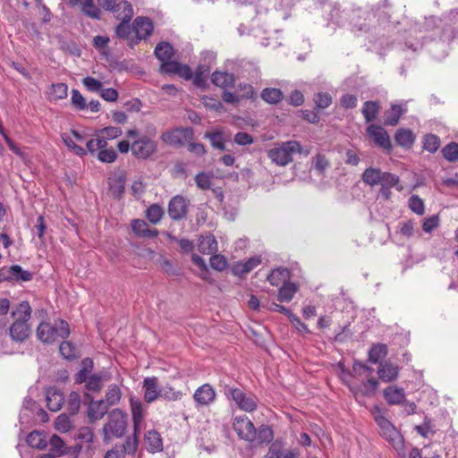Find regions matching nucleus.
I'll return each instance as SVG.
<instances>
[{"instance_id": "nucleus-34", "label": "nucleus", "mask_w": 458, "mask_h": 458, "mask_svg": "<svg viewBox=\"0 0 458 458\" xmlns=\"http://www.w3.org/2000/svg\"><path fill=\"white\" fill-rule=\"evenodd\" d=\"M290 273L288 269L284 267H278L273 269L267 276V281L273 286H278L280 284H284L289 278Z\"/></svg>"}, {"instance_id": "nucleus-42", "label": "nucleus", "mask_w": 458, "mask_h": 458, "mask_svg": "<svg viewBox=\"0 0 458 458\" xmlns=\"http://www.w3.org/2000/svg\"><path fill=\"white\" fill-rule=\"evenodd\" d=\"M400 179L397 175L388 173V172H382L380 183L381 187H394L396 186V189L401 191H403V187L402 185H399Z\"/></svg>"}, {"instance_id": "nucleus-36", "label": "nucleus", "mask_w": 458, "mask_h": 458, "mask_svg": "<svg viewBox=\"0 0 458 458\" xmlns=\"http://www.w3.org/2000/svg\"><path fill=\"white\" fill-rule=\"evenodd\" d=\"M403 114V109L399 105H392L391 107L385 113V124L388 126H394L399 123V120Z\"/></svg>"}, {"instance_id": "nucleus-51", "label": "nucleus", "mask_w": 458, "mask_h": 458, "mask_svg": "<svg viewBox=\"0 0 458 458\" xmlns=\"http://www.w3.org/2000/svg\"><path fill=\"white\" fill-rule=\"evenodd\" d=\"M164 215L162 208L157 204L151 205L146 212V216L152 224L158 223Z\"/></svg>"}, {"instance_id": "nucleus-9", "label": "nucleus", "mask_w": 458, "mask_h": 458, "mask_svg": "<svg viewBox=\"0 0 458 458\" xmlns=\"http://www.w3.org/2000/svg\"><path fill=\"white\" fill-rule=\"evenodd\" d=\"M233 429L237 437L249 443L256 439L257 429L251 420L246 416H236L233 420Z\"/></svg>"}, {"instance_id": "nucleus-52", "label": "nucleus", "mask_w": 458, "mask_h": 458, "mask_svg": "<svg viewBox=\"0 0 458 458\" xmlns=\"http://www.w3.org/2000/svg\"><path fill=\"white\" fill-rule=\"evenodd\" d=\"M59 352L61 355L67 359L72 360L76 357V348L75 346L68 341H63L59 346Z\"/></svg>"}, {"instance_id": "nucleus-54", "label": "nucleus", "mask_w": 458, "mask_h": 458, "mask_svg": "<svg viewBox=\"0 0 458 458\" xmlns=\"http://www.w3.org/2000/svg\"><path fill=\"white\" fill-rule=\"evenodd\" d=\"M49 443L51 445L50 452L54 453V455L60 456L61 454H65V451L64 449V442L60 437L56 435L52 436V437L49 440Z\"/></svg>"}, {"instance_id": "nucleus-13", "label": "nucleus", "mask_w": 458, "mask_h": 458, "mask_svg": "<svg viewBox=\"0 0 458 458\" xmlns=\"http://www.w3.org/2000/svg\"><path fill=\"white\" fill-rule=\"evenodd\" d=\"M216 395L214 387L210 384L206 383L195 390L193 400L199 406H208L215 401Z\"/></svg>"}, {"instance_id": "nucleus-44", "label": "nucleus", "mask_w": 458, "mask_h": 458, "mask_svg": "<svg viewBox=\"0 0 458 458\" xmlns=\"http://www.w3.org/2000/svg\"><path fill=\"white\" fill-rule=\"evenodd\" d=\"M123 134L122 129L120 127L108 126L102 130H100L96 135L95 138H102L107 142V140L116 139Z\"/></svg>"}, {"instance_id": "nucleus-24", "label": "nucleus", "mask_w": 458, "mask_h": 458, "mask_svg": "<svg viewBox=\"0 0 458 458\" xmlns=\"http://www.w3.org/2000/svg\"><path fill=\"white\" fill-rule=\"evenodd\" d=\"M146 447L151 453L159 452L163 449V441L160 434L154 429L148 430L144 437Z\"/></svg>"}, {"instance_id": "nucleus-49", "label": "nucleus", "mask_w": 458, "mask_h": 458, "mask_svg": "<svg viewBox=\"0 0 458 458\" xmlns=\"http://www.w3.org/2000/svg\"><path fill=\"white\" fill-rule=\"evenodd\" d=\"M183 393L180 390L174 389L173 386L167 385L163 389H161L160 396L165 398L167 401H179L182 398Z\"/></svg>"}, {"instance_id": "nucleus-1", "label": "nucleus", "mask_w": 458, "mask_h": 458, "mask_svg": "<svg viewBox=\"0 0 458 458\" xmlns=\"http://www.w3.org/2000/svg\"><path fill=\"white\" fill-rule=\"evenodd\" d=\"M13 323L9 327L11 339L16 343H23L29 338L31 328L29 320L31 318V308L28 301H21L12 311Z\"/></svg>"}, {"instance_id": "nucleus-56", "label": "nucleus", "mask_w": 458, "mask_h": 458, "mask_svg": "<svg viewBox=\"0 0 458 458\" xmlns=\"http://www.w3.org/2000/svg\"><path fill=\"white\" fill-rule=\"evenodd\" d=\"M72 427L71 420L66 414H60L55 422V428L57 431L65 433L70 430Z\"/></svg>"}, {"instance_id": "nucleus-6", "label": "nucleus", "mask_w": 458, "mask_h": 458, "mask_svg": "<svg viewBox=\"0 0 458 458\" xmlns=\"http://www.w3.org/2000/svg\"><path fill=\"white\" fill-rule=\"evenodd\" d=\"M70 333L69 324L64 319H57L53 325L42 322L37 328L38 340L47 344H52L58 339H66Z\"/></svg>"}, {"instance_id": "nucleus-48", "label": "nucleus", "mask_w": 458, "mask_h": 458, "mask_svg": "<svg viewBox=\"0 0 458 458\" xmlns=\"http://www.w3.org/2000/svg\"><path fill=\"white\" fill-rule=\"evenodd\" d=\"M256 438L259 444L270 443L274 438L273 430L266 425H262L257 430Z\"/></svg>"}, {"instance_id": "nucleus-26", "label": "nucleus", "mask_w": 458, "mask_h": 458, "mask_svg": "<svg viewBox=\"0 0 458 458\" xmlns=\"http://www.w3.org/2000/svg\"><path fill=\"white\" fill-rule=\"evenodd\" d=\"M394 140L400 147L410 148L415 141V135L409 129H398L394 134Z\"/></svg>"}, {"instance_id": "nucleus-25", "label": "nucleus", "mask_w": 458, "mask_h": 458, "mask_svg": "<svg viewBox=\"0 0 458 458\" xmlns=\"http://www.w3.org/2000/svg\"><path fill=\"white\" fill-rule=\"evenodd\" d=\"M68 96V86L65 83H54L47 91V98L50 102H56L66 98Z\"/></svg>"}, {"instance_id": "nucleus-3", "label": "nucleus", "mask_w": 458, "mask_h": 458, "mask_svg": "<svg viewBox=\"0 0 458 458\" xmlns=\"http://www.w3.org/2000/svg\"><path fill=\"white\" fill-rule=\"evenodd\" d=\"M375 421L380 428V435L397 451V453L404 456V442L401 433L396 428L381 414V410L375 407L373 411Z\"/></svg>"}, {"instance_id": "nucleus-20", "label": "nucleus", "mask_w": 458, "mask_h": 458, "mask_svg": "<svg viewBox=\"0 0 458 458\" xmlns=\"http://www.w3.org/2000/svg\"><path fill=\"white\" fill-rule=\"evenodd\" d=\"M47 406L51 411H58L64 403L63 393L55 387L47 390Z\"/></svg>"}, {"instance_id": "nucleus-19", "label": "nucleus", "mask_w": 458, "mask_h": 458, "mask_svg": "<svg viewBox=\"0 0 458 458\" xmlns=\"http://www.w3.org/2000/svg\"><path fill=\"white\" fill-rule=\"evenodd\" d=\"M108 407L104 400L91 401L88 406V418L89 422L93 423L101 420L107 412Z\"/></svg>"}, {"instance_id": "nucleus-30", "label": "nucleus", "mask_w": 458, "mask_h": 458, "mask_svg": "<svg viewBox=\"0 0 458 458\" xmlns=\"http://www.w3.org/2000/svg\"><path fill=\"white\" fill-rule=\"evenodd\" d=\"M260 98L267 104L276 105L283 100L284 93L276 88H265L260 93Z\"/></svg>"}, {"instance_id": "nucleus-59", "label": "nucleus", "mask_w": 458, "mask_h": 458, "mask_svg": "<svg viewBox=\"0 0 458 458\" xmlns=\"http://www.w3.org/2000/svg\"><path fill=\"white\" fill-rule=\"evenodd\" d=\"M203 104L207 108H208L210 110H214L218 113H222L225 111V107H224L222 102L216 98L204 97Z\"/></svg>"}, {"instance_id": "nucleus-21", "label": "nucleus", "mask_w": 458, "mask_h": 458, "mask_svg": "<svg viewBox=\"0 0 458 458\" xmlns=\"http://www.w3.org/2000/svg\"><path fill=\"white\" fill-rule=\"evenodd\" d=\"M211 81L216 87L222 89L233 88L235 77L227 72L215 71L211 75Z\"/></svg>"}, {"instance_id": "nucleus-38", "label": "nucleus", "mask_w": 458, "mask_h": 458, "mask_svg": "<svg viewBox=\"0 0 458 458\" xmlns=\"http://www.w3.org/2000/svg\"><path fill=\"white\" fill-rule=\"evenodd\" d=\"M382 171L378 168L369 167L363 172L361 178L364 183L376 186L380 183Z\"/></svg>"}, {"instance_id": "nucleus-63", "label": "nucleus", "mask_w": 458, "mask_h": 458, "mask_svg": "<svg viewBox=\"0 0 458 458\" xmlns=\"http://www.w3.org/2000/svg\"><path fill=\"white\" fill-rule=\"evenodd\" d=\"M82 84L86 87L89 91L98 92L102 89V82L93 77H85L82 80Z\"/></svg>"}, {"instance_id": "nucleus-5", "label": "nucleus", "mask_w": 458, "mask_h": 458, "mask_svg": "<svg viewBox=\"0 0 458 458\" xmlns=\"http://www.w3.org/2000/svg\"><path fill=\"white\" fill-rule=\"evenodd\" d=\"M127 428V415L120 409H114L108 413L107 421L103 427V438L106 443L114 438L122 437Z\"/></svg>"}, {"instance_id": "nucleus-27", "label": "nucleus", "mask_w": 458, "mask_h": 458, "mask_svg": "<svg viewBox=\"0 0 458 458\" xmlns=\"http://www.w3.org/2000/svg\"><path fill=\"white\" fill-rule=\"evenodd\" d=\"M198 250L205 255L214 254L217 251V242L214 235L202 236L199 239Z\"/></svg>"}, {"instance_id": "nucleus-8", "label": "nucleus", "mask_w": 458, "mask_h": 458, "mask_svg": "<svg viewBox=\"0 0 458 458\" xmlns=\"http://www.w3.org/2000/svg\"><path fill=\"white\" fill-rule=\"evenodd\" d=\"M87 150L91 154H97L98 159L102 163H113L117 159L115 150L110 147L102 138H93L86 143Z\"/></svg>"}, {"instance_id": "nucleus-64", "label": "nucleus", "mask_w": 458, "mask_h": 458, "mask_svg": "<svg viewBox=\"0 0 458 458\" xmlns=\"http://www.w3.org/2000/svg\"><path fill=\"white\" fill-rule=\"evenodd\" d=\"M439 226L438 216H431L425 218L422 224V229L425 233H431L434 229Z\"/></svg>"}, {"instance_id": "nucleus-50", "label": "nucleus", "mask_w": 458, "mask_h": 458, "mask_svg": "<svg viewBox=\"0 0 458 458\" xmlns=\"http://www.w3.org/2000/svg\"><path fill=\"white\" fill-rule=\"evenodd\" d=\"M206 138L210 140L211 145L220 150H225V144L223 133L221 131L206 132Z\"/></svg>"}, {"instance_id": "nucleus-45", "label": "nucleus", "mask_w": 458, "mask_h": 458, "mask_svg": "<svg viewBox=\"0 0 458 458\" xmlns=\"http://www.w3.org/2000/svg\"><path fill=\"white\" fill-rule=\"evenodd\" d=\"M81 407V396L77 392H71L67 403L66 409L71 415H75L79 412Z\"/></svg>"}, {"instance_id": "nucleus-15", "label": "nucleus", "mask_w": 458, "mask_h": 458, "mask_svg": "<svg viewBox=\"0 0 458 458\" xmlns=\"http://www.w3.org/2000/svg\"><path fill=\"white\" fill-rule=\"evenodd\" d=\"M144 400L148 403L156 401L161 394V389L158 388V380L157 377H148L143 380Z\"/></svg>"}, {"instance_id": "nucleus-60", "label": "nucleus", "mask_w": 458, "mask_h": 458, "mask_svg": "<svg viewBox=\"0 0 458 458\" xmlns=\"http://www.w3.org/2000/svg\"><path fill=\"white\" fill-rule=\"evenodd\" d=\"M228 266L226 259L220 254H214L210 258V267L217 271L225 270Z\"/></svg>"}, {"instance_id": "nucleus-16", "label": "nucleus", "mask_w": 458, "mask_h": 458, "mask_svg": "<svg viewBox=\"0 0 458 458\" xmlns=\"http://www.w3.org/2000/svg\"><path fill=\"white\" fill-rule=\"evenodd\" d=\"M61 138L64 143L78 156H84L87 149L77 145L75 141H82V136L75 130H72L70 133H63Z\"/></svg>"}, {"instance_id": "nucleus-61", "label": "nucleus", "mask_w": 458, "mask_h": 458, "mask_svg": "<svg viewBox=\"0 0 458 458\" xmlns=\"http://www.w3.org/2000/svg\"><path fill=\"white\" fill-rule=\"evenodd\" d=\"M0 133L3 135L5 142L7 143L10 149L17 156H19L22 160H25L27 156L26 154L8 137V135L4 132V129L0 126Z\"/></svg>"}, {"instance_id": "nucleus-32", "label": "nucleus", "mask_w": 458, "mask_h": 458, "mask_svg": "<svg viewBox=\"0 0 458 458\" xmlns=\"http://www.w3.org/2000/svg\"><path fill=\"white\" fill-rule=\"evenodd\" d=\"M388 349L385 344H375L369 351V361L377 364L380 360L386 357Z\"/></svg>"}, {"instance_id": "nucleus-57", "label": "nucleus", "mask_w": 458, "mask_h": 458, "mask_svg": "<svg viewBox=\"0 0 458 458\" xmlns=\"http://www.w3.org/2000/svg\"><path fill=\"white\" fill-rule=\"evenodd\" d=\"M409 208L417 215H423L425 211L424 201L418 195H412L409 199Z\"/></svg>"}, {"instance_id": "nucleus-47", "label": "nucleus", "mask_w": 458, "mask_h": 458, "mask_svg": "<svg viewBox=\"0 0 458 458\" xmlns=\"http://www.w3.org/2000/svg\"><path fill=\"white\" fill-rule=\"evenodd\" d=\"M443 157L449 162L458 161V143L450 142L442 148Z\"/></svg>"}, {"instance_id": "nucleus-17", "label": "nucleus", "mask_w": 458, "mask_h": 458, "mask_svg": "<svg viewBox=\"0 0 458 458\" xmlns=\"http://www.w3.org/2000/svg\"><path fill=\"white\" fill-rule=\"evenodd\" d=\"M133 30L138 39H143L151 35L153 23L149 18L137 17L133 21Z\"/></svg>"}, {"instance_id": "nucleus-2", "label": "nucleus", "mask_w": 458, "mask_h": 458, "mask_svg": "<svg viewBox=\"0 0 458 458\" xmlns=\"http://www.w3.org/2000/svg\"><path fill=\"white\" fill-rule=\"evenodd\" d=\"M126 137L131 140V151L137 159L146 160L157 151V142L148 135H140L136 129L128 130Z\"/></svg>"}, {"instance_id": "nucleus-12", "label": "nucleus", "mask_w": 458, "mask_h": 458, "mask_svg": "<svg viewBox=\"0 0 458 458\" xmlns=\"http://www.w3.org/2000/svg\"><path fill=\"white\" fill-rule=\"evenodd\" d=\"M189 201L182 196L176 195L169 202L168 215L173 220H181L188 211Z\"/></svg>"}, {"instance_id": "nucleus-22", "label": "nucleus", "mask_w": 458, "mask_h": 458, "mask_svg": "<svg viewBox=\"0 0 458 458\" xmlns=\"http://www.w3.org/2000/svg\"><path fill=\"white\" fill-rule=\"evenodd\" d=\"M261 263L260 257L255 256L250 258L245 262H237L233 266V275L242 277L246 274L250 273L252 269L258 267Z\"/></svg>"}, {"instance_id": "nucleus-41", "label": "nucleus", "mask_w": 458, "mask_h": 458, "mask_svg": "<svg viewBox=\"0 0 458 458\" xmlns=\"http://www.w3.org/2000/svg\"><path fill=\"white\" fill-rule=\"evenodd\" d=\"M131 407L132 412L134 431L136 434L143 419V408L140 401H134L132 399L131 400Z\"/></svg>"}, {"instance_id": "nucleus-31", "label": "nucleus", "mask_w": 458, "mask_h": 458, "mask_svg": "<svg viewBox=\"0 0 458 458\" xmlns=\"http://www.w3.org/2000/svg\"><path fill=\"white\" fill-rule=\"evenodd\" d=\"M298 291V286L291 282H285L278 290L277 300L281 302L290 301Z\"/></svg>"}, {"instance_id": "nucleus-11", "label": "nucleus", "mask_w": 458, "mask_h": 458, "mask_svg": "<svg viewBox=\"0 0 458 458\" xmlns=\"http://www.w3.org/2000/svg\"><path fill=\"white\" fill-rule=\"evenodd\" d=\"M193 139V131L191 128H181L170 132L164 133L162 140L172 146H183Z\"/></svg>"}, {"instance_id": "nucleus-33", "label": "nucleus", "mask_w": 458, "mask_h": 458, "mask_svg": "<svg viewBox=\"0 0 458 458\" xmlns=\"http://www.w3.org/2000/svg\"><path fill=\"white\" fill-rule=\"evenodd\" d=\"M26 442L30 447L39 450L46 448L47 445V440L45 435L37 430L30 432L27 436Z\"/></svg>"}, {"instance_id": "nucleus-14", "label": "nucleus", "mask_w": 458, "mask_h": 458, "mask_svg": "<svg viewBox=\"0 0 458 458\" xmlns=\"http://www.w3.org/2000/svg\"><path fill=\"white\" fill-rule=\"evenodd\" d=\"M67 4L71 7L80 6L81 12L92 19H100L101 12L95 5L94 0H67Z\"/></svg>"}, {"instance_id": "nucleus-23", "label": "nucleus", "mask_w": 458, "mask_h": 458, "mask_svg": "<svg viewBox=\"0 0 458 458\" xmlns=\"http://www.w3.org/2000/svg\"><path fill=\"white\" fill-rule=\"evenodd\" d=\"M399 367L391 362L386 361L378 367V376L384 382L394 381L399 376Z\"/></svg>"}, {"instance_id": "nucleus-28", "label": "nucleus", "mask_w": 458, "mask_h": 458, "mask_svg": "<svg viewBox=\"0 0 458 458\" xmlns=\"http://www.w3.org/2000/svg\"><path fill=\"white\" fill-rule=\"evenodd\" d=\"M131 228L140 237L153 238L158 233L157 229H149L148 224L141 219H134L131 223Z\"/></svg>"}, {"instance_id": "nucleus-4", "label": "nucleus", "mask_w": 458, "mask_h": 458, "mask_svg": "<svg viewBox=\"0 0 458 458\" xmlns=\"http://www.w3.org/2000/svg\"><path fill=\"white\" fill-rule=\"evenodd\" d=\"M301 144L297 140H288L275 145L267 150L268 158L277 165L285 166L293 161V156L301 154Z\"/></svg>"}, {"instance_id": "nucleus-7", "label": "nucleus", "mask_w": 458, "mask_h": 458, "mask_svg": "<svg viewBox=\"0 0 458 458\" xmlns=\"http://www.w3.org/2000/svg\"><path fill=\"white\" fill-rule=\"evenodd\" d=\"M225 394L227 398L232 399L241 411L253 412L258 408V399L253 394L245 393L240 388L226 386Z\"/></svg>"}, {"instance_id": "nucleus-62", "label": "nucleus", "mask_w": 458, "mask_h": 458, "mask_svg": "<svg viewBox=\"0 0 458 458\" xmlns=\"http://www.w3.org/2000/svg\"><path fill=\"white\" fill-rule=\"evenodd\" d=\"M180 63L172 61L171 59L161 64L159 72L164 74H176Z\"/></svg>"}, {"instance_id": "nucleus-35", "label": "nucleus", "mask_w": 458, "mask_h": 458, "mask_svg": "<svg viewBox=\"0 0 458 458\" xmlns=\"http://www.w3.org/2000/svg\"><path fill=\"white\" fill-rule=\"evenodd\" d=\"M7 274L9 280L27 282L32 278V274L30 272L23 270L21 267L18 265L8 267Z\"/></svg>"}, {"instance_id": "nucleus-43", "label": "nucleus", "mask_w": 458, "mask_h": 458, "mask_svg": "<svg viewBox=\"0 0 458 458\" xmlns=\"http://www.w3.org/2000/svg\"><path fill=\"white\" fill-rule=\"evenodd\" d=\"M423 149L429 152L435 153L440 147V139L435 134H427L423 138Z\"/></svg>"}, {"instance_id": "nucleus-40", "label": "nucleus", "mask_w": 458, "mask_h": 458, "mask_svg": "<svg viewBox=\"0 0 458 458\" xmlns=\"http://www.w3.org/2000/svg\"><path fill=\"white\" fill-rule=\"evenodd\" d=\"M122 397V391L117 385H110L106 393L105 403L109 406L117 404Z\"/></svg>"}, {"instance_id": "nucleus-55", "label": "nucleus", "mask_w": 458, "mask_h": 458, "mask_svg": "<svg viewBox=\"0 0 458 458\" xmlns=\"http://www.w3.org/2000/svg\"><path fill=\"white\" fill-rule=\"evenodd\" d=\"M71 102L76 110L82 111L87 108L86 100L78 89L72 90Z\"/></svg>"}, {"instance_id": "nucleus-53", "label": "nucleus", "mask_w": 458, "mask_h": 458, "mask_svg": "<svg viewBox=\"0 0 458 458\" xmlns=\"http://www.w3.org/2000/svg\"><path fill=\"white\" fill-rule=\"evenodd\" d=\"M104 380L105 378L100 375H91L86 381V387L90 391L98 392L102 388Z\"/></svg>"}, {"instance_id": "nucleus-37", "label": "nucleus", "mask_w": 458, "mask_h": 458, "mask_svg": "<svg viewBox=\"0 0 458 458\" xmlns=\"http://www.w3.org/2000/svg\"><path fill=\"white\" fill-rule=\"evenodd\" d=\"M379 109H380V106H379L378 102L372 101V100L366 101L363 104L362 110H361V113L364 116L365 122L370 123V122L374 121L376 119L377 114L379 113Z\"/></svg>"}, {"instance_id": "nucleus-58", "label": "nucleus", "mask_w": 458, "mask_h": 458, "mask_svg": "<svg viewBox=\"0 0 458 458\" xmlns=\"http://www.w3.org/2000/svg\"><path fill=\"white\" fill-rule=\"evenodd\" d=\"M316 106L320 109H325L332 104V97L329 93L319 92L314 98Z\"/></svg>"}, {"instance_id": "nucleus-18", "label": "nucleus", "mask_w": 458, "mask_h": 458, "mask_svg": "<svg viewBox=\"0 0 458 458\" xmlns=\"http://www.w3.org/2000/svg\"><path fill=\"white\" fill-rule=\"evenodd\" d=\"M383 395L389 405L401 404L405 400L404 389L396 386H389L385 388Z\"/></svg>"}, {"instance_id": "nucleus-29", "label": "nucleus", "mask_w": 458, "mask_h": 458, "mask_svg": "<svg viewBox=\"0 0 458 458\" xmlns=\"http://www.w3.org/2000/svg\"><path fill=\"white\" fill-rule=\"evenodd\" d=\"M378 386V382L376 378H369L360 386H350V389L356 396L360 394L363 396L369 395L375 393Z\"/></svg>"}, {"instance_id": "nucleus-46", "label": "nucleus", "mask_w": 458, "mask_h": 458, "mask_svg": "<svg viewBox=\"0 0 458 458\" xmlns=\"http://www.w3.org/2000/svg\"><path fill=\"white\" fill-rule=\"evenodd\" d=\"M212 179V174L205 172L199 173L194 177L197 186L203 191L209 190L211 188Z\"/></svg>"}, {"instance_id": "nucleus-39", "label": "nucleus", "mask_w": 458, "mask_h": 458, "mask_svg": "<svg viewBox=\"0 0 458 458\" xmlns=\"http://www.w3.org/2000/svg\"><path fill=\"white\" fill-rule=\"evenodd\" d=\"M155 55L163 64L164 62L172 59L174 55V48L171 44L167 42H161L157 44L155 48Z\"/></svg>"}, {"instance_id": "nucleus-10", "label": "nucleus", "mask_w": 458, "mask_h": 458, "mask_svg": "<svg viewBox=\"0 0 458 458\" xmlns=\"http://www.w3.org/2000/svg\"><path fill=\"white\" fill-rule=\"evenodd\" d=\"M368 135L373 140L374 143L383 150L390 153L393 149L390 137L386 129L380 125L370 124L367 127Z\"/></svg>"}]
</instances>
